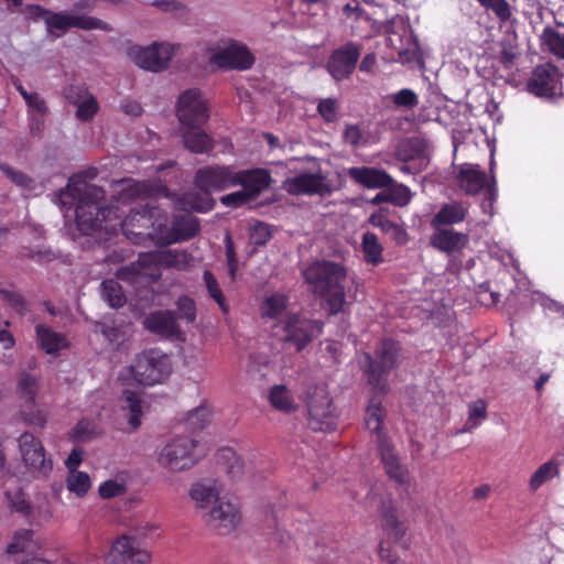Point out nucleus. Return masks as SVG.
Listing matches in <instances>:
<instances>
[{"mask_svg": "<svg viewBox=\"0 0 564 564\" xmlns=\"http://www.w3.org/2000/svg\"><path fill=\"white\" fill-rule=\"evenodd\" d=\"M66 192L76 202V223L83 234L117 229V224L108 221L112 215L118 218V209L102 206L106 192L101 187L88 184L83 174H75L69 177Z\"/></svg>", "mask_w": 564, "mask_h": 564, "instance_id": "1", "label": "nucleus"}, {"mask_svg": "<svg viewBox=\"0 0 564 564\" xmlns=\"http://www.w3.org/2000/svg\"><path fill=\"white\" fill-rule=\"evenodd\" d=\"M310 292L318 297L329 316L344 313L346 301L347 268L333 260H315L302 270Z\"/></svg>", "mask_w": 564, "mask_h": 564, "instance_id": "2", "label": "nucleus"}, {"mask_svg": "<svg viewBox=\"0 0 564 564\" xmlns=\"http://www.w3.org/2000/svg\"><path fill=\"white\" fill-rule=\"evenodd\" d=\"M189 497L196 507L207 510L203 516L206 524L218 534H227L235 530L241 520L237 503L219 497V489L215 480L197 481L192 485Z\"/></svg>", "mask_w": 564, "mask_h": 564, "instance_id": "3", "label": "nucleus"}, {"mask_svg": "<svg viewBox=\"0 0 564 564\" xmlns=\"http://www.w3.org/2000/svg\"><path fill=\"white\" fill-rule=\"evenodd\" d=\"M236 169L232 165L212 164L198 169L195 172L193 183L202 192L188 194L186 202L189 207L199 213H206L214 208L213 192H223L235 187Z\"/></svg>", "mask_w": 564, "mask_h": 564, "instance_id": "4", "label": "nucleus"}, {"mask_svg": "<svg viewBox=\"0 0 564 564\" xmlns=\"http://www.w3.org/2000/svg\"><path fill=\"white\" fill-rule=\"evenodd\" d=\"M402 346L391 338L380 340L373 352H366L368 383L380 394L388 392V376L394 370L401 357Z\"/></svg>", "mask_w": 564, "mask_h": 564, "instance_id": "5", "label": "nucleus"}, {"mask_svg": "<svg viewBox=\"0 0 564 564\" xmlns=\"http://www.w3.org/2000/svg\"><path fill=\"white\" fill-rule=\"evenodd\" d=\"M275 328L282 333L280 337L282 343L293 346L296 351H302L322 335L324 323L300 313H290L275 324Z\"/></svg>", "mask_w": 564, "mask_h": 564, "instance_id": "6", "label": "nucleus"}, {"mask_svg": "<svg viewBox=\"0 0 564 564\" xmlns=\"http://www.w3.org/2000/svg\"><path fill=\"white\" fill-rule=\"evenodd\" d=\"M172 371L170 358L159 350H148L137 356L130 366L132 379L142 386H154L164 381Z\"/></svg>", "mask_w": 564, "mask_h": 564, "instance_id": "7", "label": "nucleus"}, {"mask_svg": "<svg viewBox=\"0 0 564 564\" xmlns=\"http://www.w3.org/2000/svg\"><path fill=\"white\" fill-rule=\"evenodd\" d=\"M308 426L315 431H328L335 425V405L326 386H315L305 399Z\"/></svg>", "mask_w": 564, "mask_h": 564, "instance_id": "8", "label": "nucleus"}, {"mask_svg": "<svg viewBox=\"0 0 564 564\" xmlns=\"http://www.w3.org/2000/svg\"><path fill=\"white\" fill-rule=\"evenodd\" d=\"M140 535L145 536L147 532L118 536L106 555V564H151L152 555L141 545Z\"/></svg>", "mask_w": 564, "mask_h": 564, "instance_id": "9", "label": "nucleus"}, {"mask_svg": "<svg viewBox=\"0 0 564 564\" xmlns=\"http://www.w3.org/2000/svg\"><path fill=\"white\" fill-rule=\"evenodd\" d=\"M176 117L182 127L203 128L209 120V107L198 88L183 91L176 104Z\"/></svg>", "mask_w": 564, "mask_h": 564, "instance_id": "10", "label": "nucleus"}, {"mask_svg": "<svg viewBox=\"0 0 564 564\" xmlns=\"http://www.w3.org/2000/svg\"><path fill=\"white\" fill-rule=\"evenodd\" d=\"M197 446V442L189 437H175L161 449L159 462L175 471L189 469L199 459Z\"/></svg>", "mask_w": 564, "mask_h": 564, "instance_id": "11", "label": "nucleus"}, {"mask_svg": "<svg viewBox=\"0 0 564 564\" xmlns=\"http://www.w3.org/2000/svg\"><path fill=\"white\" fill-rule=\"evenodd\" d=\"M127 54L140 68L158 73L169 67L174 46L169 43H153L145 47L133 45L128 48Z\"/></svg>", "mask_w": 564, "mask_h": 564, "instance_id": "12", "label": "nucleus"}, {"mask_svg": "<svg viewBox=\"0 0 564 564\" xmlns=\"http://www.w3.org/2000/svg\"><path fill=\"white\" fill-rule=\"evenodd\" d=\"M160 208L144 205L139 209H132L130 214L119 223L124 237L133 245H148L150 242L152 219L159 214Z\"/></svg>", "mask_w": 564, "mask_h": 564, "instance_id": "13", "label": "nucleus"}, {"mask_svg": "<svg viewBox=\"0 0 564 564\" xmlns=\"http://www.w3.org/2000/svg\"><path fill=\"white\" fill-rule=\"evenodd\" d=\"M22 460L35 477H47L53 469V460L46 456L42 442L32 433L24 432L19 437Z\"/></svg>", "mask_w": 564, "mask_h": 564, "instance_id": "14", "label": "nucleus"}, {"mask_svg": "<svg viewBox=\"0 0 564 564\" xmlns=\"http://www.w3.org/2000/svg\"><path fill=\"white\" fill-rule=\"evenodd\" d=\"M361 48L360 43L349 41L332 52L326 68L336 82H341L352 75L360 58Z\"/></svg>", "mask_w": 564, "mask_h": 564, "instance_id": "15", "label": "nucleus"}, {"mask_svg": "<svg viewBox=\"0 0 564 564\" xmlns=\"http://www.w3.org/2000/svg\"><path fill=\"white\" fill-rule=\"evenodd\" d=\"M563 74L551 63L534 67L527 83V90L536 97L553 98L562 89Z\"/></svg>", "mask_w": 564, "mask_h": 564, "instance_id": "16", "label": "nucleus"}, {"mask_svg": "<svg viewBox=\"0 0 564 564\" xmlns=\"http://www.w3.org/2000/svg\"><path fill=\"white\" fill-rule=\"evenodd\" d=\"M46 30L51 34H54V31H61L62 34L66 33L70 28H77L82 30H108V24L104 21L87 15H72L65 14L61 12L51 11L46 22Z\"/></svg>", "mask_w": 564, "mask_h": 564, "instance_id": "17", "label": "nucleus"}, {"mask_svg": "<svg viewBox=\"0 0 564 564\" xmlns=\"http://www.w3.org/2000/svg\"><path fill=\"white\" fill-rule=\"evenodd\" d=\"M254 63V57L245 45L232 43L210 57V64L224 69H249Z\"/></svg>", "mask_w": 564, "mask_h": 564, "instance_id": "18", "label": "nucleus"}, {"mask_svg": "<svg viewBox=\"0 0 564 564\" xmlns=\"http://www.w3.org/2000/svg\"><path fill=\"white\" fill-rule=\"evenodd\" d=\"M160 251L140 253L138 259L128 265L118 269L116 275L119 280L135 283L142 276H154L162 268L159 265Z\"/></svg>", "mask_w": 564, "mask_h": 564, "instance_id": "19", "label": "nucleus"}, {"mask_svg": "<svg viewBox=\"0 0 564 564\" xmlns=\"http://www.w3.org/2000/svg\"><path fill=\"white\" fill-rule=\"evenodd\" d=\"M377 446L384 470L389 478L393 479L399 485L406 484L409 481V471L400 463V457L395 453L387 434L379 433Z\"/></svg>", "mask_w": 564, "mask_h": 564, "instance_id": "20", "label": "nucleus"}, {"mask_svg": "<svg viewBox=\"0 0 564 564\" xmlns=\"http://www.w3.org/2000/svg\"><path fill=\"white\" fill-rule=\"evenodd\" d=\"M377 446L384 470L389 478L393 479L399 485L406 484L409 481V471L400 463V457L395 453L387 434L379 433Z\"/></svg>", "mask_w": 564, "mask_h": 564, "instance_id": "21", "label": "nucleus"}, {"mask_svg": "<svg viewBox=\"0 0 564 564\" xmlns=\"http://www.w3.org/2000/svg\"><path fill=\"white\" fill-rule=\"evenodd\" d=\"M285 187L292 195L326 196L332 193L330 186L326 183V176L321 173H301L289 178Z\"/></svg>", "mask_w": 564, "mask_h": 564, "instance_id": "22", "label": "nucleus"}, {"mask_svg": "<svg viewBox=\"0 0 564 564\" xmlns=\"http://www.w3.org/2000/svg\"><path fill=\"white\" fill-rule=\"evenodd\" d=\"M271 182V174L265 169L236 170L235 186H241L252 199L265 191Z\"/></svg>", "mask_w": 564, "mask_h": 564, "instance_id": "23", "label": "nucleus"}, {"mask_svg": "<svg viewBox=\"0 0 564 564\" xmlns=\"http://www.w3.org/2000/svg\"><path fill=\"white\" fill-rule=\"evenodd\" d=\"M368 223L371 226L379 228L383 234L390 236L391 240L399 246H404L410 240V236L405 227L389 218V208L387 207H381L377 212L372 213Z\"/></svg>", "mask_w": 564, "mask_h": 564, "instance_id": "24", "label": "nucleus"}, {"mask_svg": "<svg viewBox=\"0 0 564 564\" xmlns=\"http://www.w3.org/2000/svg\"><path fill=\"white\" fill-rule=\"evenodd\" d=\"M347 174L350 180L366 188H384L393 184V177L377 167L354 166Z\"/></svg>", "mask_w": 564, "mask_h": 564, "instance_id": "25", "label": "nucleus"}, {"mask_svg": "<svg viewBox=\"0 0 564 564\" xmlns=\"http://www.w3.org/2000/svg\"><path fill=\"white\" fill-rule=\"evenodd\" d=\"M380 514L382 518V529L388 538L392 539L394 543L400 544L403 549H408L409 544L403 541L408 528L403 522L399 521L391 500L382 503Z\"/></svg>", "mask_w": 564, "mask_h": 564, "instance_id": "26", "label": "nucleus"}, {"mask_svg": "<svg viewBox=\"0 0 564 564\" xmlns=\"http://www.w3.org/2000/svg\"><path fill=\"white\" fill-rule=\"evenodd\" d=\"M144 326L147 329L166 337H174L181 334L176 313L173 311H159L151 313L145 318Z\"/></svg>", "mask_w": 564, "mask_h": 564, "instance_id": "27", "label": "nucleus"}, {"mask_svg": "<svg viewBox=\"0 0 564 564\" xmlns=\"http://www.w3.org/2000/svg\"><path fill=\"white\" fill-rule=\"evenodd\" d=\"M183 147L192 153L204 154L214 149V139L202 128L180 129Z\"/></svg>", "mask_w": 564, "mask_h": 564, "instance_id": "28", "label": "nucleus"}, {"mask_svg": "<svg viewBox=\"0 0 564 564\" xmlns=\"http://www.w3.org/2000/svg\"><path fill=\"white\" fill-rule=\"evenodd\" d=\"M457 182L467 195H477L486 186V173L474 166L465 165L457 174Z\"/></svg>", "mask_w": 564, "mask_h": 564, "instance_id": "29", "label": "nucleus"}, {"mask_svg": "<svg viewBox=\"0 0 564 564\" xmlns=\"http://www.w3.org/2000/svg\"><path fill=\"white\" fill-rule=\"evenodd\" d=\"M289 296L282 293H274L267 296L260 305V315L264 319H271L279 323L289 314L286 312Z\"/></svg>", "mask_w": 564, "mask_h": 564, "instance_id": "30", "label": "nucleus"}, {"mask_svg": "<svg viewBox=\"0 0 564 564\" xmlns=\"http://www.w3.org/2000/svg\"><path fill=\"white\" fill-rule=\"evenodd\" d=\"M35 334L40 348L46 354H56L67 346L65 336L45 324L36 325Z\"/></svg>", "mask_w": 564, "mask_h": 564, "instance_id": "31", "label": "nucleus"}, {"mask_svg": "<svg viewBox=\"0 0 564 564\" xmlns=\"http://www.w3.org/2000/svg\"><path fill=\"white\" fill-rule=\"evenodd\" d=\"M39 550V543L34 539V531L20 529L14 532L12 541L7 546L8 554H33Z\"/></svg>", "mask_w": 564, "mask_h": 564, "instance_id": "32", "label": "nucleus"}, {"mask_svg": "<svg viewBox=\"0 0 564 564\" xmlns=\"http://www.w3.org/2000/svg\"><path fill=\"white\" fill-rule=\"evenodd\" d=\"M431 245L445 252H452L464 246V235L449 229H437L430 238Z\"/></svg>", "mask_w": 564, "mask_h": 564, "instance_id": "33", "label": "nucleus"}, {"mask_svg": "<svg viewBox=\"0 0 564 564\" xmlns=\"http://www.w3.org/2000/svg\"><path fill=\"white\" fill-rule=\"evenodd\" d=\"M466 208L460 203L445 204L434 215L432 226L438 228L440 226L462 223L466 217Z\"/></svg>", "mask_w": 564, "mask_h": 564, "instance_id": "34", "label": "nucleus"}, {"mask_svg": "<svg viewBox=\"0 0 564 564\" xmlns=\"http://www.w3.org/2000/svg\"><path fill=\"white\" fill-rule=\"evenodd\" d=\"M268 399L272 408L280 412L291 413L297 409L293 395L285 384L271 387Z\"/></svg>", "mask_w": 564, "mask_h": 564, "instance_id": "35", "label": "nucleus"}, {"mask_svg": "<svg viewBox=\"0 0 564 564\" xmlns=\"http://www.w3.org/2000/svg\"><path fill=\"white\" fill-rule=\"evenodd\" d=\"M174 240L175 242L188 240L195 237L199 231V221L189 214L175 216L173 220Z\"/></svg>", "mask_w": 564, "mask_h": 564, "instance_id": "36", "label": "nucleus"}, {"mask_svg": "<svg viewBox=\"0 0 564 564\" xmlns=\"http://www.w3.org/2000/svg\"><path fill=\"white\" fill-rule=\"evenodd\" d=\"M172 238H174L173 225L171 227L169 226L166 216L162 215L160 210L154 219H152L150 242L160 246L175 243Z\"/></svg>", "mask_w": 564, "mask_h": 564, "instance_id": "37", "label": "nucleus"}, {"mask_svg": "<svg viewBox=\"0 0 564 564\" xmlns=\"http://www.w3.org/2000/svg\"><path fill=\"white\" fill-rule=\"evenodd\" d=\"M172 238H174L173 225L171 227L169 226L166 216L162 215L160 210L154 219H152L150 242L160 246L175 243Z\"/></svg>", "mask_w": 564, "mask_h": 564, "instance_id": "38", "label": "nucleus"}, {"mask_svg": "<svg viewBox=\"0 0 564 564\" xmlns=\"http://www.w3.org/2000/svg\"><path fill=\"white\" fill-rule=\"evenodd\" d=\"M361 250L368 264L376 267L383 262V247L376 234L367 231L362 235Z\"/></svg>", "mask_w": 564, "mask_h": 564, "instance_id": "39", "label": "nucleus"}, {"mask_svg": "<svg viewBox=\"0 0 564 564\" xmlns=\"http://www.w3.org/2000/svg\"><path fill=\"white\" fill-rule=\"evenodd\" d=\"M24 101L32 115L31 131L34 132L36 130L40 132L43 126V118L48 112L46 102L37 93H32Z\"/></svg>", "mask_w": 564, "mask_h": 564, "instance_id": "40", "label": "nucleus"}, {"mask_svg": "<svg viewBox=\"0 0 564 564\" xmlns=\"http://www.w3.org/2000/svg\"><path fill=\"white\" fill-rule=\"evenodd\" d=\"M101 294H102V299L111 307H115V308L122 307L127 302V297L124 295L122 286L115 279H108V280L102 281Z\"/></svg>", "mask_w": 564, "mask_h": 564, "instance_id": "41", "label": "nucleus"}, {"mask_svg": "<svg viewBox=\"0 0 564 564\" xmlns=\"http://www.w3.org/2000/svg\"><path fill=\"white\" fill-rule=\"evenodd\" d=\"M123 398L127 403L123 409H127L129 412L128 423L132 430H137L141 425V416L143 414L142 400L137 392L130 390L123 392Z\"/></svg>", "mask_w": 564, "mask_h": 564, "instance_id": "42", "label": "nucleus"}, {"mask_svg": "<svg viewBox=\"0 0 564 564\" xmlns=\"http://www.w3.org/2000/svg\"><path fill=\"white\" fill-rule=\"evenodd\" d=\"M383 422V408L381 405V399H378L377 397H373L369 405L367 406L366 414H365V423L368 430L377 434V437L379 436V433H383L381 431Z\"/></svg>", "mask_w": 564, "mask_h": 564, "instance_id": "43", "label": "nucleus"}, {"mask_svg": "<svg viewBox=\"0 0 564 564\" xmlns=\"http://www.w3.org/2000/svg\"><path fill=\"white\" fill-rule=\"evenodd\" d=\"M191 262V256L186 251L163 250L160 251L159 265L166 269L184 270Z\"/></svg>", "mask_w": 564, "mask_h": 564, "instance_id": "44", "label": "nucleus"}, {"mask_svg": "<svg viewBox=\"0 0 564 564\" xmlns=\"http://www.w3.org/2000/svg\"><path fill=\"white\" fill-rule=\"evenodd\" d=\"M278 512L274 509L267 511L265 522L268 528L270 529L269 534L272 535V543H278L282 546L290 547L292 543L291 535L284 531L279 529L278 523Z\"/></svg>", "mask_w": 564, "mask_h": 564, "instance_id": "45", "label": "nucleus"}, {"mask_svg": "<svg viewBox=\"0 0 564 564\" xmlns=\"http://www.w3.org/2000/svg\"><path fill=\"white\" fill-rule=\"evenodd\" d=\"M203 278L209 296L218 304L223 314H228L229 306L214 274L209 270H205Z\"/></svg>", "mask_w": 564, "mask_h": 564, "instance_id": "46", "label": "nucleus"}, {"mask_svg": "<svg viewBox=\"0 0 564 564\" xmlns=\"http://www.w3.org/2000/svg\"><path fill=\"white\" fill-rule=\"evenodd\" d=\"M558 474L556 464L547 462L542 464L531 476L529 487L532 491H536L549 479H552Z\"/></svg>", "mask_w": 564, "mask_h": 564, "instance_id": "47", "label": "nucleus"}, {"mask_svg": "<svg viewBox=\"0 0 564 564\" xmlns=\"http://www.w3.org/2000/svg\"><path fill=\"white\" fill-rule=\"evenodd\" d=\"M90 478L84 471H69L67 478V488L69 491L75 492L78 497L85 496L90 489Z\"/></svg>", "mask_w": 564, "mask_h": 564, "instance_id": "48", "label": "nucleus"}, {"mask_svg": "<svg viewBox=\"0 0 564 564\" xmlns=\"http://www.w3.org/2000/svg\"><path fill=\"white\" fill-rule=\"evenodd\" d=\"M37 388L39 383L36 378L29 373H23L19 379L18 392L20 397L25 399V402L29 403L30 405L34 404Z\"/></svg>", "mask_w": 564, "mask_h": 564, "instance_id": "49", "label": "nucleus"}, {"mask_svg": "<svg viewBox=\"0 0 564 564\" xmlns=\"http://www.w3.org/2000/svg\"><path fill=\"white\" fill-rule=\"evenodd\" d=\"M272 238V230L269 225L262 221H256L250 226L249 240L256 247L265 246Z\"/></svg>", "mask_w": 564, "mask_h": 564, "instance_id": "50", "label": "nucleus"}, {"mask_svg": "<svg viewBox=\"0 0 564 564\" xmlns=\"http://www.w3.org/2000/svg\"><path fill=\"white\" fill-rule=\"evenodd\" d=\"M0 299L20 315L29 311L24 296L14 290L0 289Z\"/></svg>", "mask_w": 564, "mask_h": 564, "instance_id": "51", "label": "nucleus"}, {"mask_svg": "<svg viewBox=\"0 0 564 564\" xmlns=\"http://www.w3.org/2000/svg\"><path fill=\"white\" fill-rule=\"evenodd\" d=\"M384 188L387 189L388 193L389 203H392L393 205L400 207H403L410 203L411 192L408 186L403 184H398L393 180V184Z\"/></svg>", "mask_w": 564, "mask_h": 564, "instance_id": "52", "label": "nucleus"}, {"mask_svg": "<svg viewBox=\"0 0 564 564\" xmlns=\"http://www.w3.org/2000/svg\"><path fill=\"white\" fill-rule=\"evenodd\" d=\"M210 421V411L207 406H198L189 411L186 419V424L192 431L203 430Z\"/></svg>", "mask_w": 564, "mask_h": 564, "instance_id": "53", "label": "nucleus"}, {"mask_svg": "<svg viewBox=\"0 0 564 564\" xmlns=\"http://www.w3.org/2000/svg\"><path fill=\"white\" fill-rule=\"evenodd\" d=\"M477 2L486 10L492 11L501 22L509 21L512 15L507 0H477Z\"/></svg>", "mask_w": 564, "mask_h": 564, "instance_id": "54", "label": "nucleus"}, {"mask_svg": "<svg viewBox=\"0 0 564 564\" xmlns=\"http://www.w3.org/2000/svg\"><path fill=\"white\" fill-rule=\"evenodd\" d=\"M395 107L412 109L419 105L416 93L410 88H403L388 97Z\"/></svg>", "mask_w": 564, "mask_h": 564, "instance_id": "55", "label": "nucleus"}, {"mask_svg": "<svg viewBox=\"0 0 564 564\" xmlns=\"http://www.w3.org/2000/svg\"><path fill=\"white\" fill-rule=\"evenodd\" d=\"M487 416V403L482 399H478L468 405V422L462 432H468L471 429L478 426L477 419H486Z\"/></svg>", "mask_w": 564, "mask_h": 564, "instance_id": "56", "label": "nucleus"}, {"mask_svg": "<svg viewBox=\"0 0 564 564\" xmlns=\"http://www.w3.org/2000/svg\"><path fill=\"white\" fill-rule=\"evenodd\" d=\"M543 39L551 53L564 58V34L547 28L543 32Z\"/></svg>", "mask_w": 564, "mask_h": 564, "instance_id": "57", "label": "nucleus"}, {"mask_svg": "<svg viewBox=\"0 0 564 564\" xmlns=\"http://www.w3.org/2000/svg\"><path fill=\"white\" fill-rule=\"evenodd\" d=\"M176 317L184 319L186 323H194L196 319V305L193 299L183 295L176 302Z\"/></svg>", "mask_w": 564, "mask_h": 564, "instance_id": "58", "label": "nucleus"}, {"mask_svg": "<svg viewBox=\"0 0 564 564\" xmlns=\"http://www.w3.org/2000/svg\"><path fill=\"white\" fill-rule=\"evenodd\" d=\"M220 457L229 463L227 473L232 479L239 478L243 474V463L234 449L223 448Z\"/></svg>", "mask_w": 564, "mask_h": 564, "instance_id": "59", "label": "nucleus"}, {"mask_svg": "<svg viewBox=\"0 0 564 564\" xmlns=\"http://www.w3.org/2000/svg\"><path fill=\"white\" fill-rule=\"evenodd\" d=\"M97 434L96 426L88 420L79 421L70 432V438L75 442H87Z\"/></svg>", "mask_w": 564, "mask_h": 564, "instance_id": "60", "label": "nucleus"}, {"mask_svg": "<svg viewBox=\"0 0 564 564\" xmlns=\"http://www.w3.org/2000/svg\"><path fill=\"white\" fill-rule=\"evenodd\" d=\"M7 498L11 510L22 513L23 516H29L31 513V503L22 490L7 492Z\"/></svg>", "mask_w": 564, "mask_h": 564, "instance_id": "61", "label": "nucleus"}, {"mask_svg": "<svg viewBox=\"0 0 564 564\" xmlns=\"http://www.w3.org/2000/svg\"><path fill=\"white\" fill-rule=\"evenodd\" d=\"M98 102L93 95L77 105L76 117L80 121H89L98 111Z\"/></svg>", "mask_w": 564, "mask_h": 564, "instance_id": "62", "label": "nucleus"}, {"mask_svg": "<svg viewBox=\"0 0 564 564\" xmlns=\"http://www.w3.org/2000/svg\"><path fill=\"white\" fill-rule=\"evenodd\" d=\"M0 170L8 178H10L18 186L28 188L32 184V178L30 176H28L25 173L21 171L14 170L8 164H1Z\"/></svg>", "mask_w": 564, "mask_h": 564, "instance_id": "63", "label": "nucleus"}, {"mask_svg": "<svg viewBox=\"0 0 564 564\" xmlns=\"http://www.w3.org/2000/svg\"><path fill=\"white\" fill-rule=\"evenodd\" d=\"M253 200L243 189L224 195L220 197V203L226 207L237 208Z\"/></svg>", "mask_w": 564, "mask_h": 564, "instance_id": "64", "label": "nucleus"}]
</instances>
